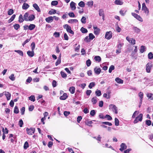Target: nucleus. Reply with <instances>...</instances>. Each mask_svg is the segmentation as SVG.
<instances>
[{"instance_id": "1", "label": "nucleus", "mask_w": 153, "mask_h": 153, "mask_svg": "<svg viewBox=\"0 0 153 153\" xmlns=\"http://www.w3.org/2000/svg\"><path fill=\"white\" fill-rule=\"evenodd\" d=\"M23 17L25 21H32L35 19V16L33 14L29 15L28 13H26L24 15Z\"/></svg>"}, {"instance_id": "2", "label": "nucleus", "mask_w": 153, "mask_h": 153, "mask_svg": "<svg viewBox=\"0 0 153 153\" xmlns=\"http://www.w3.org/2000/svg\"><path fill=\"white\" fill-rule=\"evenodd\" d=\"M109 109L114 112L116 114L118 113L117 107L114 104H110L109 106Z\"/></svg>"}, {"instance_id": "3", "label": "nucleus", "mask_w": 153, "mask_h": 153, "mask_svg": "<svg viewBox=\"0 0 153 153\" xmlns=\"http://www.w3.org/2000/svg\"><path fill=\"white\" fill-rule=\"evenodd\" d=\"M143 115L142 114H140L137 117L134 121V123L136 124L139 121L141 122L143 119Z\"/></svg>"}, {"instance_id": "4", "label": "nucleus", "mask_w": 153, "mask_h": 153, "mask_svg": "<svg viewBox=\"0 0 153 153\" xmlns=\"http://www.w3.org/2000/svg\"><path fill=\"white\" fill-rule=\"evenodd\" d=\"M142 10L144 11V12L146 13L147 16L149 15V11L148 9L146 7L145 4L143 3L142 4Z\"/></svg>"}, {"instance_id": "5", "label": "nucleus", "mask_w": 153, "mask_h": 153, "mask_svg": "<svg viewBox=\"0 0 153 153\" xmlns=\"http://www.w3.org/2000/svg\"><path fill=\"white\" fill-rule=\"evenodd\" d=\"M63 27L64 28L66 29L67 31L72 34H74V32L71 30V28L68 25L66 24L63 26Z\"/></svg>"}, {"instance_id": "6", "label": "nucleus", "mask_w": 153, "mask_h": 153, "mask_svg": "<svg viewBox=\"0 0 153 153\" xmlns=\"http://www.w3.org/2000/svg\"><path fill=\"white\" fill-rule=\"evenodd\" d=\"M112 36V33L111 31L107 32L105 34V38L109 40L111 39Z\"/></svg>"}, {"instance_id": "7", "label": "nucleus", "mask_w": 153, "mask_h": 153, "mask_svg": "<svg viewBox=\"0 0 153 153\" xmlns=\"http://www.w3.org/2000/svg\"><path fill=\"white\" fill-rule=\"evenodd\" d=\"M152 65L151 63H148L146 65V69L147 72H150L151 68L152 67Z\"/></svg>"}, {"instance_id": "8", "label": "nucleus", "mask_w": 153, "mask_h": 153, "mask_svg": "<svg viewBox=\"0 0 153 153\" xmlns=\"http://www.w3.org/2000/svg\"><path fill=\"white\" fill-rule=\"evenodd\" d=\"M131 14L133 16L134 18H135L139 21L141 22H143V19L140 16L138 15L137 14L134 13H131Z\"/></svg>"}, {"instance_id": "9", "label": "nucleus", "mask_w": 153, "mask_h": 153, "mask_svg": "<svg viewBox=\"0 0 153 153\" xmlns=\"http://www.w3.org/2000/svg\"><path fill=\"white\" fill-rule=\"evenodd\" d=\"M26 131L28 134L29 135H32L34 133L35 131V129L34 128H31L30 129L27 128L26 129Z\"/></svg>"}, {"instance_id": "10", "label": "nucleus", "mask_w": 153, "mask_h": 153, "mask_svg": "<svg viewBox=\"0 0 153 153\" xmlns=\"http://www.w3.org/2000/svg\"><path fill=\"white\" fill-rule=\"evenodd\" d=\"M126 39L130 43H131L133 45H134L135 44V40L132 38H129L128 37H126Z\"/></svg>"}, {"instance_id": "11", "label": "nucleus", "mask_w": 153, "mask_h": 153, "mask_svg": "<svg viewBox=\"0 0 153 153\" xmlns=\"http://www.w3.org/2000/svg\"><path fill=\"white\" fill-rule=\"evenodd\" d=\"M94 71L95 73L96 74H97V75H99L100 74L101 72V69L99 68L96 67L94 69Z\"/></svg>"}, {"instance_id": "12", "label": "nucleus", "mask_w": 153, "mask_h": 153, "mask_svg": "<svg viewBox=\"0 0 153 153\" xmlns=\"http://www.w3.org/2000/svg\"><path fill=\"white\" fill-rule=\"evenodd\" d=\"M120 147V150L121 152L123 151V150L126 149L127 148V146L124 143H122L121 144Z\"/></svg>"}, {"instance_id": "13", "label": "nucleus", "mask_w": 153, "mask_h": 153, "mask_svg": "<svg viewBox=\"0 0 153 153\" xmlns=\"http://www.w3.org/2000/svg\"><path fill=\"white\" fill-rule=\"evenodd\" d=\"M76 3L73 1H72L70 4V7L71 10H75L76 9Z\"/></svg>"}, {"instance_id": "14", "label": "nucleus", "mask_w": 153, "mask_h": 153, "mask_svg": "<svg viewBox=\"0 0 153 153\" xmlns=\"http://www.w3.org/2000/svg\"><path fill=\"white\" fill-rule=\"evenodd\" d=\"M53 17L52 16H50L45 19V20L48 23H51L53 22Z\"/></svg>"}, {"instance_id": "15", "label": "nucleus", "mask_w": 153, "mask_h": 153, "mask_svg": "<svg viewBox=\"0 0 153 153\" xmlns=\"http://www.w3.org/2000/svg\"><path fill=\"white\" fill-rule=\"evenodd\" d=\"M27 53L28 56L30 57H33L34 55V51H28L27 52Z\"/></svg>"}, {"instance_id": "16", "label": "nucleus", "mask_w": 153, "mask_h": 153, "mask_svg": "<svg viewBox=\"0 0 153 153\" xmlns=\"http://www.w3.org/2000/svg\"><path fill=\"white\" fill-rule=\"evenodd\" d=\"M91 101L93 104H95L97 102V98L96 97H93L91 100Z\"/></svg>"}, {"instance_id": "17", "label": "nucleus", "mask_w": 153, "mask_h": 153, "mask_svg": "<svg viewBox=\"0 0 153 153\" xmlns=\"http://www.w3.org/2000/svg\"><path fill=\"white\" fill-rule=\"evenodd\" d=\"M29 7V5L27 3H24L23 4L22 6V8L23 10H26Z\"/></svg>"}, {"instance_id": "18", "label": "nucleus", "mask_w": 153, "mask_h": 153, "mask_svg": "<svg viewBox=\"0 0 153 153\" xmlns=\"http://www.w3.org/2000/svg\"><path fill=\"white\" fill-rule=\"evenodd\" d=\"M115 81L119 84H122L123 83V80L119 77L116 78L115 79Z\"/></svg>"}, {"instance_id": "19", "label": "nucleus", "mask_w": 153, "mask_h": 153, "mask_svg": "<svg viewBox=\"0 0 153 153\" xmlns=\"http://www.w3.org/2000/svg\"><path fill=\"white\" fill-rule=\"evenodd\" d=\"M133 30L134 32L137 33H140L141 31V30L136 27L134 26Z\"/></svg>"}, {"instance_id": "20", "label": "nucleus", "mask_w": 153, "mask_h": 153, "mask_svg": "<svg viewBox=\"0 0 153 153\" xmlns=\"http://www.w3.org/2000/svg\"><path fill=\"white\" fill-rule=\"evenodd\" d=\"M33 7L38 12H40V10L38 5L36 4H33Z\"/></svg>"}, {"instance_id": "21", "label": "nucleus", "mask_w": 153, "mask_h": 153, "mask_svg": "<svg viewBox=\"0 0 153 153\" xmlns=\"http://www.w3.org/2000/svg\"><path fill=\"white\" fill-rule=\"evenodd\" d=\"M68 22L69 23L72 24L74 23L77 22L78 21L76 19H70L68 21Z\"/></svg>"}, {"instance_id": "22", "label": "nucleus", "mask_w": 153, "mask_h": 153, "mask_svg": "<svg viewBox=\"0 0 153 153\" xmlns=\"http://www.w3.org/2000/svg\"><path fill=\"white\" fill-rule=\"evenodd\" d=\"M114 3L116 4L120 5H122L123 4V2L121 1L120 0H116L114 1Z\"/></svg>"}, {"instance_id": "23", "label": "nucleus", "mask_w": 153, "mask_h": 153, "mask_svg": "<svg viewBox=\"0 0 153 153\" xmlns=\"http://www.w3.org/2000/svg\"><path fill=\"white\" fill-rule=\"evenodd\" d=\"M35 27V25L34 24H30L28 26V29L30 30H33Z\"/></svg>"}, {"instance_id": "24", "label": "nucleus", "mask_w": 153, "mask_h": 153, "mask_svg": "<svg viewBox=\"0 0 153 153\" xmlns=\"http://www.w3.org/2000/svg\"><path fill=\"white\" fill-rule=\"evenodd\" d=\"M93 1H88L86 4V5L88 6L92 7L93 6Z\"/></svg>"}, {"instance_id": "25", "label": "nucleus", "mask_w": 153, "mask_h": 153, "mask_svg": "<svg viewBox=\"0 0 153 153\" xmlns=\"http://www.w3.org/2000/svg\"><path fill=\"white\" fill-rule=\"evenodd\" d=\"M75 88L74 87H71L69 88V91L71 94H74L75 92Z\"/></svg>"}, {"instance_id": "26", "label": "nucleus", "mask_w": 153, "mask_h": 153, "mask_svg": "<svg viewBox=\"0 0 153 153\" xmlns=\"http://www.w3.org/2000/svg\"><path fill=\"white\" fill-rule=\"evenodd\" d=\"M126 12V10H124L121 9L120 11V13L122 16H124Z\"/></svg>"}, {"instance_id": "27", "label": "nucleus", "mask_w": 153, "mask_h": 153, "mask_svg": "<svg viewBox=\"0 0 153 153\" xmlns=\"http://www.w3.org/2000/svg\"><path fill=\"white\" fill-rule=\"evenodd\" d=\"M15 52L17 53L20 55L21 56H23L24 55L23 53V52L21 50H15L14 51Z\"/></svg>"}, {"instance_id": "28", "label": "nucleus", "mask_w": 153, "mask_h": 153, "mask_svg": "<svg viewBox=\"0 0 153 153\" xmlns=\"http://www.w3.org/2000/svg\"><path fill=\"white\" fill-rule=\"evenodd\" d=\"M61 54H60V55L59 56V59H58L57 60V61L56 62V66L57 65H58L59 64L61 63Z\"/></svg>"}, {"instance_id": "29", "label": "nucleus", "mask_w": 153, "mask_h": 153, "mask_svg": "<svg viewBox=\"0 0 153 153\" xmlns=\"http://www.w3.org/2000/svg\"><path fill=\"white\" fill-rule=\"evenodd\" d=\"M146 48L145 46L142 45L141 46L140 51L141 53H143L145 51Z\"/></svg>"}, {"instance_id": "30", "label": "nucleus", "mask_w": 153, "mask_h": 153, "mask_svg": "<svg viewBox=\"0 0 153 153\" xmlns=\"http://www.w3.org/2000/svg\"><path fill=\"white\" fill-rule=\"evenodd\" d=\"M24 19L23 18L22 15V14H20L19 16V21L20 22H22L24 21Z\"/></svg>"}, {"instance_id": "31", "label": "nucleus", "mask_w": 153, "mask_h": 153, "mask_svg": "<svg viewBox=\"0 0 153 153\" xmlns=\"http://www.w3.org/2000/svg\"><path fill=\"white\" fill-rule=\"evenodd\" d=\"M78 5L81 7H83L85 6V4L83 1H81L78 3Z\"/></svg>"}, {"instance_id": "32", "label": "nucleus", "mask_w": 153, "mask_h": 153, "mask_svg": "<svg viewBox=\"0 0 153 153\" xmlns=\"http://www.w3.org/2000/svg\"><path fill=\"white\" fill-rule=\"evenodd\" d=\"M99 15L100 16L104 15V10L103 9H100L99 10Z\"/></svg>"}, {"instance_id": "33", "label": "nucleus", "mask_w": 153, "mask_h": 153, "mask_svg": "<svg viewBox=\"0 0 153 153\" xmlns=\"http://www.w3.org/2000/svg\"><path fill=\"white\" fill-rule=\"evenodd\" d=\"M80 30L83 33H86L88 32V30L87 29L84 28L83 27H81L80 29Z\"/></svg>"}, {"instance_id": "34", "label": "nucleus", "mask_w": 153, "mask_h": 153, "mask_svg": "<svg viewBox=\"0 0 153 153\" xmlns=\"http://www.w3.org/2000/svg\"><path fill=\"white\" fill-rule=\"evenodd\" d=\"M94 59L96 61L98 62H100L101 60V58L100 56H95L94 57Z\"/></svg>"}, {"instance_id": "35", "label": "nucleus", "mask_w": 153, "mask_h": 153, "mask_svg": "<svg viewBox=\"0 0 153 153\" xmlns=\"http://www.w3.org/2000/svg\"><path fill=\"white\" fill-rule=\"evenodd\" d=\"M95 85V83L94 82H92L90 83L88 85V87L90 88H91L94 87Z\"/></svg>"}, {"instance_id": "36", "label": "nucleus", "mask_w": 153, "mask_h": 153, "mask_svg": "<svg viewBox=\"0 0 153 153\" xmlns=\"http://www.w3.org/2000/svg\"><path fill=\"white\" fill-rule=\"evenodd\" d=\"M103 145H104V146H103V147H107L110 148L112 150H114L113 148L111 146H109V145L107 143H106L105 145H104V144H103Z\"/></svg>"}, {"instance_id": "37", "label": "nucleus", "mask_w": 153, "mask_h": 153, "mask_svg": "<svg viewBox=\"0 0 153 153\" xmlns=\"http://www.w3.org/2000/svg\"><path fill=\"white\" fill-rule=\"evenodd\" d=\"M115 125L116 126H118L119 125V120L117 118H115Z\"/></svg>"}, {"instance_id": "38", "label": "nucleus", "mask_w": 153, "mask_h": 153, "mask_svg": "<svg viewBox=\"0 0 153 153\" xmlns=\"http://www.w3.org/2000/svg\"><path fill=\"white\" fill-rule=\"evenodd\" d=\"M114 66L113 65H111L109 68V72L110 73H111L112 70H113L114 69Z\"/></svg>"}, {"instance_id": "39", "label": "nucleus", "mask_w": 153, "mask_h": 153, "mask_svg": "<svg viewBox=\"0 0 153 153\" xmlns=\"http://www.w3.org/2000/svg\"><path fill=\"white\" fill-rule=\"evenodd\" d=\"M100 29L99 28L97 29L94 31V33L96 35H98L100 33Z\"/></svg>"}, {"instance_id": "40", "label": "nucleus", "mask_w": 153, "mask_h": 153, "mask_svg": "<svg viewBox=\"0 0 153 153\" xmlns=\"http://www.w3.org/2000/svg\"><path fill=\"white\" fill-rule=\"evenodd\" d=\"M9 78L12 81H14L15 80V77L13 74H11L9 76Z\"/></svg>"}, {"instance_id": "41", "label": "nucleus", "mask_w": 153, "mask_h": 153, "mask_svg": "<svg viewBox=\"0 0 153 153\" xmlns=\"http://www.w3.org/2000/svg\"><path fill=\"white\" fill-rule=\"evenodd\" d=\"M86 18L84 16H83L81 20V22L83 24H85L86 23Z\"/></svg>"}, {"instance_id": "42", "label": "nucleus", "mask_w": 153, "mask_h": 153, "mask_svg": "<svg viewBox=\"0 0 153 153\" xmlns=\"http://www.w3.org/2000/svg\"><path fill=\"white\" fill-rule=\"evenodd\" d=\"M11 94L9 92L6 91L4 92L2 94L1 96H10Z\"/></svg>"}, {"instance_id": "43", "label": "nucleus", "mask_w": 153, "mask_h": 153, "mask_svg": "<svg viewBox=\"0 0 153 153\" xmlns=\"http://www.w3.org/2000/svg\"><path fill=\"white\" fill-rule=\"evenodd\" d=\"M148 57L149 59H152L153 58V54L152 52H150L148 54Z\"/></svg>"}, {"instance_id": "44", "label": "nucleus", "mask_w": 153, "mask_h": 153, "mask_svg": "<svg viewBox=\"0 0 153 153\" xmlns=\"http://www.w3.org/2000/svg\"><path fill=\"white\" fill-rule=\"evenodd\" d=\"M56 13V10L54 9H52L49 12V14L50 15L54 14Z\"/></svg>"}, {"instance_id": "45", "label": "nucleus", "mask_w": 153, "mask_h": 153, "mask_svg": "<svg viewBox=\"0 0 153 153\" xmlns=\"http://www.w3.org/2000/svg\"><path fill=\"white\" fill-rule=\"evenodd\" d=\"M139 111H135L134 112V113H133L132 116V117L133 118H134L135 117V116L137 115V114H139Z\"/></svg>"}, {"instance_id": "46", "label": "nucleus", "mask_w": 153, "mask_h": 153, "mask_svg": "<svg viewBox=\"0 0 153 153\" xmlns=\"http://www.w3.org/2000/svg\"><path fill=\"white\" fill-rule=\"evenodd\" d=\"M13 13V10L12 9H10L8 11L7 13L9 15H10Z\"/></svg>"}, {"instance_id": "47", "label": "nucleus", "mask_w": 153, "mask_h": 153, "mask_svg": "<svg viewBox=\"0 0 153 153\" xmlns=\"http://www.w3.org/2000/svg\"><path fill=\"white\" fill-rule=\"evenodd\" d=\"M14 112L16 114H18L19 112V110L18 107L15 106L14 108Z\"/></svg>"}, {"instance_id": "48", "label": "nucleus", "mask_w": 153, "mask_h": 153, "mask_svg": "<svg viewBox=\"0 0 153 153\" xmlns=\"http://www.w3.org/2000/svg\"><path fill=\"white\" fill-rule=\"evenodd\" d=\"M31 50L32 51H34L35 47V45L34 42H33L31 44Z\"/></svg>"}, {"instance_id": "49", "label": "nucleus", "mask_w": 153, "mask_h": 153, "mask_svg": "<svg viewBox=\"0 0 153 153\" xmlns=\"http://www.w3.org/2000/svg\"><path fill=\"white\" fill-rule=\"evenodd\" d=\"M63 78H65L67 77L66 74L64 72L61 71L60 72Z\"/></svg>"}, {"instance_id": "50", "label": "nucleus", "mask_w": 153, "mask_h": 153, "mask_svg": "<svg viewBox=\"0 0 153 153\" xmlns=\"http://www.w3.org/2000/svg\"><path fill=\"white\" fill-rule=\"evenodd\" d=\"M58 2L56 1H52L51 4L53 6H56L57 5Z\"/></svg>"}, {"instance_id": "51", "label": "nucleus", "mask_w": 153, "mask_h": 153, "mask_svg": "<svg viewBox=\"0 0 153 153\" xmlns=\"http://www.w3.org/2000/svg\"><path fill=\"white\" fill-rule=\"evenodd\" d=\"M28 147V144L27 142L26 141L25 142L24 146V148L26 149Z\"/></svg>"}, {"instance_id": "52", "label": "nucleus", "mask_w": 153, "mask_h": 153, "mask_svg": "<svg viewBox=\"0 0 153 153\" xmlns=\"http://www.w3.org/2000/svg\"><path fill=\"white\" fill-rule=\"evenodd\" d=\"M89 37L90 40H92L95 38L94 36L92 33H90L89 35Z\"/></svg>"}, {"instance_id": "53", "label": "nucleus", "mask_w": 153, "mask_h": 153, "mask_svg": "<svg viewBox=\"0 0 153 153\" xmlns=\"http://www.w3.org/2000/svg\"><path fill=\"white\" fill-rule=\"evenodd\" d=\"M13 27L16 30H17L20 27V25L18 24H16L14 25Z\"/></svg>"}, {"instance_id": "54", "label": "nucleus", "mask_w": 153, "mask_h": 153, "mask_svg": "<svg viewBox=\"0 0 153 153\" xmlns=\"http://www.w3.org/2000/svg\"><path fill=\"white\" fill-rule=\"evenodd\" d=\"M95 94L97 96H100L101 95V91L99 90L96 91Z\"/></svg>"}, {"instance_id": "55", "label": "nucleus", "mask_w": 153, "mask_h": 153, "mask_svg": "<svg viewBox=\"0 0 153 153\" xmlns=\"http://www.w3.org/2000/svg\"><path fill=\"white\" fill-rule=\"evenodd\" d=\"M116 31L118 32H120L121 30V29L119 27L118 25H116Z\"/></svg>"}, {"instance_id": "56", "label": "nucleus", "mask_w": 153, "mask_h": 153, "mask_svg": "<svg viewBox=\"0 0 153 153\" xmlns=\"http://www.w3.org/2000/svg\"><path fill=\"white\" fill-rule=\"evenodd\" d=\"M53 35L56 37H59L60 36V34L59 33L55 32L53 34Z\"/></svg>"}, {"instance_id": "57", "label": "nucleus", "mask_w": 153, "mask_h": 153, "mask_svg": "<svg viewBox=\"0 0 153 153\" xmlns=\"http://www.w3.org/2000/svg\"><path fill=\"white\" fill-rule=\"evenodd\" d=\"M86 63L87 66H89L91 65V60L89 59L86 62Z\"/></svg>"}, {"instance_id": "58", "label": "nucleus", "mask_w": 153, "mask_h": 153, "mask_svg": "<svg viewBox=\"0 0 153 153\" xmlns=\"http://www.w3.org/2000/svg\"><path fill=\"white\" fill-rule=\"evenodd\" d=\"M102 123L105 125H108L109 126H111L112 125V124L111 123L107 122H103Z\"/></svg>"}, {"instance_id": "59", "label": "nucleus", "mask_w": 153, "mask_h": 153, "mask_svg": "<svg viewBox=\"0 0 153 153\" xmlns=\"http://www.w3.org/2000/svg\"><path fill=\"white\" fill-rule=\"evenodd\" d=\"M123 44L119 43L117 45V49L121 50V47L123 45Z\"/></svg>"}, {"instance_id": "60", "label": "nucleus", "mask_w": 153, "mask_h": 153, "mask_svg": "<svg viewBox=\"0 0 153 153\" xmlns=\"http://www.w3.org/2000/svg\"><path fill=\"white\" fill-rule=\"evenodd\" d=\"M96 113L95 110H91L90 113V114L92 116H94Z\"/></svg>"}, {"instance_id": "61", "label": "nucleus", "mask_w": 153, "mask_h": 153, "mask_svg": "<svg viewBox=\"0 0 153 153\" xmlns=\"http://www.w3.org/2000/svg\"><path fill=\"white\" fill-rule=\"evenodd\" d=\"M90 40L89 37L88 36H86L84 39V41L86 42H89Z\"/></svg>"}, {"instance_id": "62", "label": "nucleus", "mask_w": 153, "mask_h": 153, "mask_svg": "<svg viewBox=\"0 0 153 153\" xmlns=\"http://www.w3.org/2000/svg\"><path fill=\"white\" fill-rule=\"evenodd\" d=\"M25 108L24 107H22L21 109V112L22 115L24 114Z\"/></svg>"}, {"instance_id": "63", "label": "nucleus", "mask_w": 153, "mask_h": 153, "mask_svg": "<svg viewBox=\"0 0 153 153\" xmlns=\"http://www.w3.org/2000/svg\"><path fill=\"white\" fill-rule=\"evenodd\" d=\"M68 15L69 16L72 17H75V15L73 12H70L68 13Z\"/></svg>"}, {"instance_id": "64", "label": "nucleus", "mask_w": 153, "mask_h": 153, "mask_svg": "<svg viewBox=\"0 0 153 153\" xmlns=\"http://www.w3.org/2000/svg\"><path fill=\"white\" fill-rule=\"evenodd\" d=\"M34 108V106L33 105H30L29 107V110L30 111H32Z\"/></svg>"}]
</instances>
